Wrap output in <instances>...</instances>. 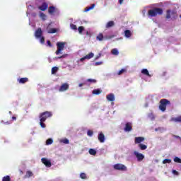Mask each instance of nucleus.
<instances>
[{
	"label": "nucleus",
	"mask_w": 181,
	"mask_h": 181,
	"mask_svg": "<svg viewBox=\"0 0 181 181\" xmlns=\"http://www.w3.org/2000/svg\"><path fill=\"white\" fill-rule=\"evenodd\" d=\"M139 149H141V151H145V149H147L148 146H146L145 144H139Z\"/></svg>",
	"instance_id": "b1692460"
},
{
	"label": "nucleus",
	"mask_w": 181,
	"mask_h": 181,
	"mask_svg": "<svg viewBox=\"0 0 181 181\" xmlns=\"http://www.w3.org/2000/svg\"><path fill=\"white\" fill-rule=\"evenodd\" d=\"M80 177L81 179H87V175H86L84 173H81L80 174Z\"/></svg>",
	"instance_id": "e433bc0d"
},
{
	"label": "nucleus",
	"mask_w": 181,
	"mask_h": 181,
	"mask_svg": "<svg viewBox=\"0 0 181 181\" xmlns=\"http://www.w3.org/2000/svg\"><path fill=\"white\" fill-rule=\"evenodd\" d=\"M145 141V138L142 136L136 137L134 139V144H141V142H144Z\"/></svg>",
	"instance_id": "2eb2a0df"
},
{
	"label": "nucleus",
	"mask_w": 181,
	"mask_h": 181,
	"mask_svg": "<svg viewBox=\"0 0 181 181\" xmlns=\"http://www.w3.org/2000/svg\"><path fill=\"white\" fill-rule=\"evenodd\" d=\"M89 153H90V155H93L94 156L97 155V151L94 150V148H90Z\"/></svg>",
	"instance_id": "c756f323"
},
{
	"label": "nucleus",
	"mask_w": 181,
	"mask_h": 181,
	"mask_svg": "<svg viewBox=\"0 0 181 181\" xmlns=\"http://www.w3.org/2000/svg\"><path fill=\"white\" fill-rule=\"evenodd\" d=\"M172 121H174V122H181V116L177 117H173Z\"/></svg>",
	"instance_id": "cd10ccee"
},
{
	"label": "nucleus",
	"mask_w": 181,
	"mask_h": 181,
	"mask_svg": "<svg viewBox=\"0 0 181 181\" xmlns=\"http://www.w3.org/2000/svg\"><path fill=\"white\" fill-rule=\"evenodd\" d=\"M124 131L125 132H131V131H132V123L131 122L126 123Z\"/></svg>",
	"instance_id": "ddd939ff"
},
{
	"label": "nucleus",
	"mask_w": 181,
	"mask_h": 181,
	"mask_svg": "<svg viewBox=\"0 0 181 181\" xmlns=\"http://www.w3.org/2000/svg\"><path fill=\"white\" fill-rule=\"evenodd\" d=\"M122 2H124V0H119V3L121 4H122Z\"/></svg>",
	"instance_id": "603ef678"
},
{
	"label": "nucleus",
	"mask_w": 181,
	"mask_h": 181,
	"mask_svg": "<svg viewBox=\"0 0 181 181\" xmlns=\"http://www.w3.org/2000/svg\"><path fill=\"white\" fill-rule=\"evenodd\" d=\"M12 119H13V121H16V117L13 116V117H12Z\"/></svg>",
	"instance_id": "8fccbe9b"
},
{
	"label": "nucleus",
	"mask_w": 181,
	"mask_h": 181,
	"mask_svg": "<svg viewBox=\"0 0 181 181\" xmlns=\"http://www.w3.org/2000/svg\"><path fill=\"white\" fill-rule=\"evenodd\" d=\"M107 101H115V96L112 93H110L106 96Z\"/></svg>",
	"instance_id": "f3484780"
},
{
	"label": "nucleus",
	"mask_w": 181,
	"mask_h": 181,
	"mask_svg": "<svg viewBox=\"0 0 181 181\" xmlns=\"http://www.w3.org/2000/svg\"><path fill=\"white\" fill-rule=\"evenodd\" d=\"M26 177H32V176H33V173H32V171H27L26 172Z\"/></svg>",
	"instance_id": "473e14b6"
},
{
	"label": "nucleus",
	"mask_w": 181,
	"mask_h": 181,
	"mask_svg": "<svg viewBox=\"0 0 181 181\" xmlns=\"http://www.w3.org/2000/svg\"><path fill=\"white\" fill-rule=\"evenodd\" d=\"M40 42V43H42V45H44L45 44V37L41 36Z\"/></svg>",
	"instance_id": "37998d69"
},
{
	"label": "nucleus",
	"mask_w": 181,
	"mask_h": 181,
	"mask_svg": "<svg viewBox=\"0 0 181 181\" xmlns=\"http://www.w3.org/2000/svg\"><path fill=\"white\" fill-rule=\"evenodd\" d=\"M113 169H115V170H120L121 172H125L127 171V166L121 163H117L113 165Z\"/></svg>",
	"instance_id": "0eeeda50"
},
{
	"label": "nucleus",
	"mask_w": 181,
	"mask_h": 181,
	"mask_svg": "<svg viewBox=\"0 0 181 181\" xmlns=\"http://www.w3.org/2000/svg\"><path fill=\"white\" fill-rule=\"evenodd\" d=\"M113 37H115V35H105L104 36V35L102 33H100L96 36V40H99V42H103V40H110V39H113Z\"/></svg>",
	"instance_id": "39448f33"
},
{
	"label": "nucleus",
	"mask_w": 181,
	"mask_h": 181,
	"mask_svg": "<svg viewBox=\"0 0 181 181\" xmlns=\"http://www.w3.org/2000/svg\"><path fill=\"white\" fill-rule=\"evenodd\" d=\"M94 57V54L93 52L89 53L88 54L85 56V59L87 60H90V59H93Z\"/></svg>",
	"instance_id": "a878e982"
},
{
	"label": "nucleus",
	"mask_w": 181,
	"mask_h": 181,
	"mask_svg": "<svg viewBox=\"0 0 181 181\" xmlns=\"http://www.w3.org/2000/svg\"><path fill=\"white\" fill-rule=\"evenodd\" d=\"M163 165H166V163H172V160L171 159H164L163 160Z\"/></svg>",
	"instance_id": "f704fd0d"
},
{
	"label": "nucleus",
	"mask_w": 181,
	"mask_h": 181,
	"mask_svg": "<svg viewBox=\"0 0 181 181\" xmlns=\"http://www.w3.org/2000/svg\"><path fill=\"white\" fill-rule=\"evenodd\" d=\"M53 144V139H48L46 141V145H52Z\"/></svg>",
	"instance_id": "c9c22d12"
},
{
	"label": "nucleus",
	"mask_w": 181,
	"mask_h": 181,
	"mask_svg": "<svg viewBox=\"0 0 181 181\" xmlns=\"http://www.w3.org/2000/svg\"><path fill=\"white\" fill-rule=\"evenodd\" d=\"M165 19H171L172 21H176V19H177V12L175 10H167L165 14Z\"/></svg>",
	"instance_id": "7ed1b4c3"
},
{
	"label": "nucleus",
	"mask_w": 181,
	"mask_h": 181,
	"mask_svg": "<svg viewBox=\"0 0 181 181\" xmlns=\"http://www.w3.org/2000/svg\"><path fill=\"white\" fill-rule=\"evenodd\" d=\"M87 81H88V83H97V80H95V79H91V78L87 79Z\"/></svg>",
	"instance_id": "ea45409f"
},
{
	"label": "nucleus",
	"mask_w": 181,
	"mask_h": 181,
	"mask_svg": "<svg viewBox=\"0 0 181 181\" xmlns=\"http://www.w3.org/2000/svg\"><path fill=\"white\" fill-rule=\"evenodd\" d=\"M180 18H181V14L180 15Z\"/></svg>",
	"instance_id": "4d7b16f0"
},
{
	"label": "nucleus",
	"mask_w": 181,
	"mask_h": 181,
	"mask_svg": "<svg viewBox=\"0 0 181 181\" xmlns=\"http://www.w3.org/2000/svg\"><path fill=\"white\" fill-rule=\"evenodd\" d=\"M124 71H125V69H122V70H120L119 72H118V75L119 76H121V74H122V73H124Z\"/></svg>",
	"instance_id": "49530a36"
},
{
	"label": "nucleus",
	"mask_w": 181,
	"mask_h": 181,
	"mask_svg": "<svg viewBox=\"0 0 181 181\" xmlns=\"http://www.w3.org/2000/svg\"><path fill=\"white\" fill-rule=\"evenodd\" d=\"M101 64H103V62H95V66H100V65H101Z\"/></svg>",
	"instance_id": "09e8293b"
},
{
	"label": "nucleus",
	"mask_w": 181,
	"mask_h": 181,
	"mask_svg": "<svg viewBox=\"0 0 181 181\" xmlns=\"http://www.w3.org/2000/svg\"><path fill=\"white\" fill-rule=\"evenodd\" d=\"M78 30L80 35H81V33H83V30H84V27H83V26L78 27Z\"/></svg>",
	"instance_id": "58836bf2"
},
{
	"label": "nucleus",
	"mask_w": 181,
	"mask_h": 181,
	"mask_svg": "<svg viewBox=\"0 0 181 181\" xmlns=\"http://www.w3.org/2000/svg\"><path fill=\"white\" fill-rule=\"evenodd\" d=\"M141 74H144V76H147L148 77L152 76V75L149 74V71H148L146 69H143L141 70Z\"/></svg>",
	"instance_id": "6ab92c4d"
},
{
	"label": "nucleus",
	"mask_w": 181,
	"mask_h": 181,
	"mask_svg": "<svg viewBox=\"0 0 181 181\" xmlns=\"http://www.w3.org/2000/svg\"><path fill=\"white\" fill-rule=\"evenodd\" d=\"M9 114H12V112L10 111V112H9Z\"/></svg>",
	"instance_id": "6e6d98bb"
},
{
	"label": "nucleus",
	"mask_w": 181,
	"mask_h": 181,
	"mask_svg": "<svg viewBox=\"0 0 181 181\" xmlns=\"http://www.w3.org/2000/svg\"><path fill=\"white\" fill-rule=\"evenodd\" d=\"M101 93H103L101 89H94L92 92V94L95 95H99V94H101Z\"/></svg>",
	"instance_id": "aec40b11"
},
{
	"label": "nucleus",
	"mask_w": 181,
	"mask_h": 181,
	"mask_svg": "<svg viewBox=\"0 0 181 181\" xmlns=\"http://www.w3.org/2000/svg\"><path fill=\"white\" fill-rule=\"evenodd\" d=\"M173 173L176 176H179V172L176 171V170H173Z\"/></svg>",
	"instance_id": "c03bdc74"
},
{
	"label": "nucleus",
	"mask_w": 181,
	"mask_h": 181,
	"mask_svg": "<svg viewBox=\"0 0 181 181\" xmlns=\"http://www.w3.org/2000/svg\"><path fill=\"white\" fill-rule=\"evenodd\" d=\"M53 114H52V112L45 111L40 115V125L41 128H46V124L43 122L46 121L47 118H50V117H52Z\"/></svg>",
	"instance_id": "f257e3e1"
},
{
	"label": "nucleus",
	"mask_w": 181,
	"mask_h": 181,
	"mask_svg": "<svg viewBox=\"0 0 181 181\" xmlns=\"http://www.w3.org/2000/svg\"><path fill=\"white\" fill-rule=\"evenodd\" d=\"M57 32V29L56 28H49L48 30H47V33H56Z\"/></svg>",
	"instance_id": "7c9ffc66"
},
{
	"label": "nucleus",
	"mask_w": 181,
	"mask_h": 181,
	"mask_svg": "<svg viewBox=\"0 0 181 181\" xmlns=\"http://www.w3.org/2000/svg\"><path fill=\"white\" fill-rule=\"evenodd\" d=\"M47 8H49V4L46 2H42V4L38 6V9L40 11H42V12H45V11H47Z\"/></svg>",
	"instance_id": "9d476101"
},
{
	"label": "nucleus",
	"mask_w": 181,
	"mask_h": 181,
	"mask_svg": "<svg viewBox=\"0 0 181 181\" xmlns=\"http://www.w3.org/2000/svg\"><path fill=\"white\" fill-rule=\"evenodd\" d=\"M66 46V42H57V51L55 52V54L59 56V54H62V52L64 50V47Z\"/></svg>",
	"instance_id": "423d86ee"
},
{
	"label": "nucleus",
	"mask_w": 181,
	"mask_h": 181,
	"mask_svg": "<svg viewBox=\"0 0 181 181\" xmlns=\"http://www.w3.org/2000/svg\"><path fill=\"white\" fill-rule=\"evenodd\" d=\"M86 57H83V58L81 59V62H83V61H84V60H86Z\"/></svg>",
	"instance_id": "3c124183"
},
{
	"label": "nucleus",
	"mask_w": 181,
	"mask_h": 181,
	"mask_svg": "<svg viewBox=\"0 0 181 181\" xmlns=\"http://www.w3.org/2000/svg\"><path fill=\"white\" fill-rule=\"evenodd\" d=\"M6 124H7V125H9V123H8V122H6Z\"/></svg>",
	"instance_id": "5fc2aeb1"
},
{
	"label": "nucleus",
	"mask_w": 181,
	"mask_h": 181,
	"mask_svg": "<svg viewBox=\"0 0 181 181\" xmlns=\"http://www.w3.org/2000/svg\"><path fill=\"white\" fill-rule=\"evenodd\" d=\"M57 11V8H56V7H54V6H51L48 8V13H49V15H53V13Z\"/></svg>",
	"instance_id": "dca6fc26"
},
{
	"label": "nucleus",
	"mask_w": 181,
	"mask_h": 181,
	"mask_svg": "<svg viewBox=\"0 0 181 181\" xmlns=\"http://www.w3.org/2000/svg\"><path fill=\"white\" fill-rule=\"evenodd\" d=\"M40 18H41L42 21H46L47 16L44 13H40Z\"/></svg>",
	"instance_id": "2f4dec72"
},
{
	"label": "nucleus",
	"mask_w": 181,
	"mask_h": 181,
	"mask_svg": "<svg viewBox=\"0 0 181 181\" xmlns=\"http://www.w3.org/2000/svg\"><path fill=\"white\" fill-rule=\"evenodd\" d=\"M134 155L136 156L138 162H142V160L145 159V156L141 153H139L138 151H134Z\"/></svg>",
	"instance_id": "6e6552de"
},
{
	"label": "nucleus",
	"mask_w": 181,
	"mask_h": 181,
	"mask_svg": "<svg viewBox=\"0 0 181 181\" xmlns=\"http://www.w3.org/2000/svg\"><path fill=\"white\" fill-rule=\"evenodd\" d=\"M71 28L73 29V30H77V25L71 24Z\"/></svg>",
	"instance_id": "79ce46f5"
},
{
	"label": "nucleus",
	"mask_w": 181,
	"mask_h": 181,
	"mask_svg": "<svg viewBox=\"0 0 181 181\" xmlns=\"http://www.w3.org/2000/svg\"><path fill=\"white\" fill-rule=\"evenodd\" d=\"M163 15V9L161 8H153V9H150L148 11V16L149 18H155L156 16Z\"/></svg>",
	"instance_id": "f03ea898"
},
{
	"label": "nucleus",
	"mask_w": 181,
	"mask_h": 181,
	"mask_svg": "<svg viewBox=\"0 0 181 181\" xmlns=\"http://www.w3.org/2000/svg\"><path fill=\"white\" fill-rule=\"evenodd\" d=\"M174 162L176 163H181V159L179 157H175L174 158Z\"/></svg>",
	"instance_id": "4c0bfd02"
},
{
	"label": "nucleus",
	"mask_w": 181,
	"mask_h": 181,
	"mask_svg": "<svg viewBox=\"0 0 181 181\" xmlns=\"http://www.w3.org/2000/svg\"><path fill=\"white\" fill-rule=\"evenodd\" d=\"M70 88V86L67 83H62L60 86L59 91L63 93V91H67L69 88Z\"/></svg>",
	"instance_id": "1a4fd4ad"
},
{
	"label": "nucleus",
	"mask_w": 181,
	"mask_h": 181,
	"mask_svg": "<svg viewBox=\"0 0 181 181\" xmlns=\"http://www.w3.org/2000/svg\"><path fill=\"white\" fill-rule=\"evenodd\" d=\"M94 8H95V4H93L90 6L86 7L84 12H88V11H91V9H94Z\"/></svg>",
	"instance_id": "412c9836"
},
{
	"label": "nucleus",
	"mask_w": 181,
	"mask_h": 181,
	"mask_svg": "<svg viewBox=\"0 0 181 181\" xmlns=\"http://www.w3.org/2000/svg\"><path fill=\"white\" fill-rule=\"evenodd\" d=\"M19 84H25L26 83H28V81H29V78H21L20 79L18 80Z\"/></svg>",
	"instance_id": "a211bd4d"
},
{
	"label": "nucleus",
	"mask_w": 181,
	"mask_h": 181,
	"mask_svg": "<svg viewBox=\"0 0 181 181\" xmlns=\"http://www.w3.org/2000/svg\"><path fill=\"white\" fill-rule=\"evenodd\" d=\"M112 54H113L114 56H118V54H119V52H118V49L115 48L112 49L111 51Z\"/></svg>",
	"instance_id": "393cba45"
},
{
	"label": "nucleus",
	"mask_w": 181,
	"mask_h": 181,
	"mask_svg": "<svg viewBox=\"0 0 181 181\" xmlns=\"http://www.w3.org/2000/svg\"><path fill=\"white\" fill-rule=\"evenodd\" d=\"M43 35V31H42V28H38L35 33V36L37 39H40V37H42V35Z\"/></svg>",
	"instance_id": "f8f14e48"
},
{
	"label": "nucleus",
	"mask_w": 181,
	"mask_h": 181,
	"mask_svg": "<svg viewBox=\"0 0 181 181\" xmlns=\"http://www.w3.org/2000/svg\"><path fill=\"white\" fill-rule=\"evenodd\" d=\"M47 45H48L49 47H52V42H50V40L47 41Z\"/></svg>",
	"instance_id": "de8ad7c7"
},
{
	"label": "nucleus",
	"mask_w": 181,
	"mask_h": 181,
	"mask_svg": "<svg viewBox=\"0 0 181 181\" xmlns=\"http://www.w3.org/2000/svg\"><path fill=\"white\" fill-rule=\"evenodd\" d=\"M64 57H67V54H63L61 57H58L57 59H64Z\"/></svg>",
	"instance_id": "a18cd8bd"
},
{
	"label": "nucleus",
	"mask_w": 181,
	"mask_h": 181,
	"mask_svg": "<svg viewBox=\"0 0 181 181\" xmlns=\"http://www.w3.org/2000/svg\"><path fill=\"white\" fill-rule=\"evenodd\" d=\"M2 181H11V177L9 175H6L3 177Z\"/></svg>",
	"instance_id": "72a5a7b5"
},
{
	"label": "nucleus",
	"mask_w": 181,
	"mask_h": 181,
	"mask_svg": "<svg viewBox=\"0 0 181 181\" xmlns=\"http://www.w3.org/2000/svg\"><path fill=\"white\" fill-rule=\"evenodd\" d=\"M132 35V33H131V30H126L124 31V36H125V37H131Z\"/></svg>",
	"instance_id": "4be33fe9"
},
{
	"label": "nucleus",
	"mask_w": 181,
	"mask_h": 181,
	"mask_svg": "<svg viewBox=\"0 0 181 181\" xmlns=\"http://www.w3.org/2000/svg\"><path fill=\"white\" fill-rule=\"evenodd\" d=\"M83 86H84V83H80L79 84V87H83Z\"/></svg>",
	"instance_id": "864d4df0"
},
{
	"label": "nucleus",
	"mask_w": 181,
	"mask_h": 181,
	"mask_svg": "<svg viewBox=\"0 0 181 181\" xmlns=\"http://www.w3.org/2000/svg\"><path fill=\"white\" fill-rule=\"evenodd\" d=\"M93 134H94V132L92 130H88L87 132L88 136H93Z\"/></svg>",
	"instance_id": "a19ab883"
},
{
	"label": "nucleus",
	"mask_w": 181,
	"mask_h": 181,
	"mask_svg": "<svg viewBox=\"0 0 181 181\" xmlns=\"http://www.w3.org/2000/svg\"><path fill=\"white\" fill-rule=\"evenodd\" d=\"M114 25H115V23H114V21H109L107 24H106V28L108 29L110 28H112V26H114Z\"/></svg>",
	"instance_id": "5701e85b"
},
{
	"label": "nucleus",
	"mask_w": 181,
	"mask_h": 181,
	"mask_svg": "<svg viewBox=\"0 0 181 181\" xmlns=\"http://www.w3.org/2000/svg\"><path fill=\"white\" fill-rule=\"evenodd\" d=\"M98 139L101 144H104V142H105V136L104 135V133L100 132L98 136Z\"/></svg>",
	"instance_id": "4468645a"
},
{
	"label": "nucleus",
	"mask_w": 181,
	"mask_h": 181,
	"mask_svg": "<svg viewBox=\"0 0 181 181\" xmlns=\"http://www.w3.org/2000/svg\"><path fill=\"white\" fill-rule=\"evenodd\" d=\"M59 71V67L57 66H54L52 68V74H56L57 71Z\"/></svg>",
	"instance_id": "c85d7f7f"
},
{
	"label": "nucleus",
	"mask_w": 181,
	"mask_h": 181,
	"mask_svg": "<svg viewBox=\"0 0 181 181\" xmlns=\"http://www.w3.org/2000/svg\"><path fill=\"white\" fill-rule=\"evenodd\" d=\"M42 163L46 166V168H51L52 167V162L46 158H42L41 159Z\"/></svg>",
	"instance_id": "9b49d317"
},
{
	"label": "nucleus",
	"mask_w": 181,
	"mask_h": 181,
	"mask_svg": "<svg viewBox=\"0 0 181 181\" xmlns=\"http://www.w3.org/2000/svg\"><path fill=\"white\" fill-rule=\"evenodd\" d=\"M60 142L62 143V144H64L65 145H69V144H70V141H69V139H61L60 140Z\"/></svg>",
	"instance_id": "bb28decb"
},
{
	"label": "nucleus",
	"mask_w": 181,
	"mask_h": 181,
	"mask_svg": "<svg viewBox=\"0 0 181 181\" xmlns=\"http://www.w3.org/2000/svg\"><path fill=\"white\" fill-rule=\"evenodd\" d=\"M167 105H170V101H169L168 99H161L160 100L159 110H160V111L163 112H165V111H166Z\"/></svg>",
	"instance_id": "20e7f679"
}]
</instances>
